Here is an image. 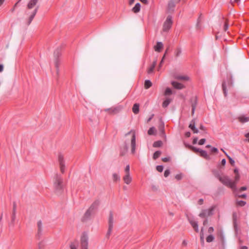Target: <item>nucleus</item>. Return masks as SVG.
Segmentation results:
<instances>
[{
  "label": "nucleus",
  "mask_w": 249,
  "mask_h": 249,
  "mask_svg": "<svg viewBox=\"0 0 249 249\" xmlns=\"http://www.w3.org/2000/svg\"><path fill=\"white\" fill-rule=\"evenodd\" d=\"M58 160L60 166V169L62 174L65 172V160L64 159L63 156L59 154L58 157Z\"/></svg>",
  "instance_id": "nucleus-8"
},
{
  "label": "nucleus",
  "mask_w": 249,
  "mask_h": 249,
  "mask_svg": "<svg viewBox=\"0 0 249 249\" xmlns=\"http://www.w3.org/2000/svg\"><path fill=\"white\" fill-rule=\"evenodd\" d=\"M247 189V187L246 186H243V187H241L239 189V192H242V191H245Z\"/></svg>",
  "instance_id": "nucleus-59"
},
{
  "label": "nucleus",
  "mask_w": 249,
  "mask_h": 249,
  "mask_svg": "<svg viewBox=\"0 0 249 249\" xmlns=\"http://www.w3.org/2000/svg\"><path fill=\"white\" fill-rule=\"evenodd\" d=\"M182 177L181 174H177L175 176V178L178 180H180L182 178Z\"/></svg>",
  "instance_id": "nucleus-53"
},
{
  "label": "nucleus",
  "mask_w": 249,
  "mask_h": 249,
  "mask_svg": "<svg viewBox=\"0 0 249 249\" xmlns=\"http://www.w3.org/2000/svg\"><path fill=\"white\" fill-rule=\"evenodd\" d=\"M38 0H30L27 5V10L25 11V14L28 15L29 12V10L33 8L38 2Z\"/></svg>",
  "instance_id": "nucleus-9"
},
{
  "label": "nucleus",
  "mask_w": 249,
  "mask_h": 249,
  "mask_svg": "<svg viewBox=\"0 0 249 249\" xmlns=\"http://www.w3.org/2000/svg\"><path fill=\"white\" fill-rule=\"evenodd\" d=\"M213 231H214V229L212 227H210L208 230V232L210 233H212V232H213Z\"/></svg>",
  "instance_id": "nucleus-58"
},
{
  "label": "nucleus",
  "mask_w": 249,
  "mask_h": 249,
  "mask_svg": "<svg viewBox=\"0 0 249 249\" xmlns=\"http://www.w3.org/2000/svg\"><path fill=\"white\" fill-rule=\"evenodd\" d=\"M171 84L174 88L178 89H181L185 87L183 84L175 81H172Z\"/></svg>",
  "instance_id": "nucleus-19"
},
{
  "label": "nucleus",
  "mask_w": 249,
  "mask_h": 249,
  "mask_svg": "<svg viewBox=\"0 0 249 249\" xmlns=\"http://www.w3.org/2000/svg\"><path fill=\"white\" fill-rule=\"evenodd\" d=\"M188 220H189L190 224L191 225V226L193 227V228L195 230V231L197 232H198L199 229H198V225L197 222L194 221V220L191 219H188Z\"/></svg>",
  "instance_id": "nucleus-15"
},
{
  "label": "nucleus",
  "mask_w": 249,
  "mask_h": 249,
  "mask_svg": "<svg viewBox=\"0 0 249 249\" xmlns=\"http://www.w3.org/2000/svg\"><path fill=\"white\" fill-rule=\"evenodd\" d=\"M141 10V4L140 3H137L135 6L132 8V11L134 13H137L140 12Z\"/></svg>",
  "instance_id": "nucleus-25"
},
{
  "label": "nucleus",
  "mask_w": 249,
  "mask_h": 249,
  "mask_svg": "<svg viewBox=\"0 0 249 249\" xmlns=\"http://www.w3.org/2000/svg\"><path fill=\"white\" fill-rule=\"evenodd\" d=\"M232 86V82L231 80L228 82V87L230 88Z\"/></svg>",
  "instance_id": "nucleus-61"
},
{
  "label": "nucleus",
  "mask_w": 249,
  "mask_h": 249,
  "mask_svg": "<svg viewBox=\"0 0 249 249\" xmlns=\"http://www.w3.org/2000/svg\"><path fill=\"white\" fill-rule=\"evenodd\" d=\"M112 178L113 181L116 182L119 181L120 180V177L118 174L117 173H114L112 175Z\"/></svg>",
  "instance_id": "nucleus-35"
},
{
  "label": "nucleus",
  "mask_w": 249,
  "mask_h": 249,
  "mask_svg": "<svg viewBox=\"0 0 249 249\" xmlns=\"http://www.w3.org/2000/svg\"><path fill=\"white\" fill-rule=\"evenodd\" d=\"M203 203V199L200 198L198 201V204L199 205H202Z\"/></svg>",
  "instance_id": "nucleus-63"
},
{
  "label": "nucleus",
  "mask_w": 249,
  "mask_h": 249,
  "mask_svg": "<svg viewBox=\"0 0 249 249\" xmlns=\"http://www.w3.org/2000/svg\"><path fill=\"white\" fill-rule=\"evenodd\" d=\"M60 64L59 60L58 58H56L54 59V65L56 69V74L57 76L59 75V66Z\"/></svg>",
  "instance_id": "nucleus-28"
},
{
  "label": "nucleus",
  "mask_w": 249,
  "mask_h": 249,
  "mask_svg": "<svg viewBox=\"0 0 249 249\" xmlns=\"http://www.w3.org/2000/svg\"><path fill=\"white\" fill-rule=\"evenodd\" d=\"M189 149H191L192 151H193L195 153L199 152V153H200L201 150H202L200 148H198L195 147L193 146H190Z\"/></svg>",
  "instance_id": "nucleus-38"
},
{
  "label": "nucleus",
  "mask_w": 249,
  "mask_h": 249,
  "mask_svg": "<svg viewBox=\"0 0 249 249\" xmlns=\"http://www.w3.org/2000/svg\"><path fill=\"white\" fill-rule=\"evenodd\" d=\"M214 208V207H211L209 209L202 210L199 214V216L201 218H205L213 215Z\"/></svg>",
  "instance_id": "nucleus-6"
},
{
  "label": "nucleus",
  "mask_w": 249,
  "mask_h": 249,
  "mask_svg": "<svg viewBox=\"0 0 249 249\" xmlns=\"http://www.w3.org/2000/svg\"><path fill=\"white\" fill-rule=\"evenodd\" d=\"M211 151L212 153H217L218 152L217 148H216L215 147H212Z\"/></svg>",
  "instance_id": "nucleus-52"
},
{
  "label": "nucleus",
  "mask_w": 249,
  "mask_h": 249,
  "mask_svg": "<svg viewBox=\"0 0 249 249\" xmlns=\"http://www.w3.org/2000/svg\"><path fill=\"white\" fill-rule=\"evenodd\" d=\"M229 27V25L227 22H225L224 26V30L226 32L227 31Z\"/></svg>",
  "instance_id": "nucleus-55"
},
{
  "label": "nucleus",
  "mask_w": 249,
  "mask_h": 249,
  "mask_svg": "<svg viewBox=\"0 0 249 249\" xmlns=\"http://www.w3.org/2000/svg\"><path fill=\"white\" fill-rule=\"evenodd\" d=\"M88 234L85 232L83 233L80 240L81 246L82 249H88Z\"/></svg>",
  "instance_id": "nucleus-5"
},
{
  "label": "nucleus",
  "mask_w": 249,
  "mask_h": 249,
  "mask_svg": "<svg viewBox=\"0 0 249 249\" xmlns=\"http://www.w3.org/2000/svg\"><path fill=\"white\" fill-rule=\"evenodd\" d=\"M172 101V99L167 98L165 101L162 103V106L163 107L165 108L168 107L169 104Z\"/></svg>",
  "instance_id": "nucleus-31"
},
{
  "label": "nucleus",
  "mask_w": 249,
  "mask_h": 249,
  "mask_svg": "<svg viewBox=\"0 0 249 249\" xmlns=\"http://www.w3.org/2000/svg\"><path fill=\"white\" fill-rule=\"evenodd\" d=\"M225 154L226 155L228 159L229 160L230 163L232 166H234V160L231 157H230L226 152H225Z\"/></svg>",
  "instance_id": "nucleus-43"
},
{
  "label": "nucleus",
  "mask_w": 249,
  "mask_h": 249,
  "mask_svg": "<svg viewBox=\"0 0 249 249\" xmlns=\"http://www.w3.org/2000/svg\"><path fill=\"white\" fill-rule=\"evenodd\" d=\"M93 213V211H92L89 208L85 213L84 215L82 218V221H85L89 219Z\"/></svg>",
  "instance_id": "nucleus-13"
},
{
  "label": "nucleus",
  "mask_w": 249,
  "mask_h": 249,
  "mask_svg": "<svg viewBox=\"0 0 249 249\" xmlns=\"http://www.w3.org/2000/svg\"><path fill=\"white\" fill-rule=\"evenodd\" d=\"M163 45L161 42H158L157 44L154 47L155 51L158 52H160L161 49L163 48Z\"/></svg>",
  "instance_id": "nucleus-23"
},
{
  "label": "nucleus",
  "mask_w": 249,
  "mask_h": 249,
  "mask_svg": "<svg viewBox=\"0 0 249 249\" xmlns=\"http://www.w3.org/2000/svg\"><path fill=\"white\" fill-rule=\"evenodd\" d=\"M162 144V142L161 141H158L156 142H155L153 144V146L154 147H160Z\"/></svg>",
  "instance_id": "nucleus-36"
},
{
  "label": "nucleus",
  "mask_w": 249,
  "mask_h": 249,
  "mask_svg": "<svg viewBox=\"0 0 249 249\" xmlns=\"http://www.w3.org/2000/svg\"><path fill=\"white\" fill-rule=\"evenodd\" d=\"M113 227V215L112 212H109V216L108 219V229L107 232L106 234V237L109 238L110 235L111 233Z\"/></svg>",
  "instance_id": "nucleus-4"
},
{
  "label": "nucleus",
  "mask_w": 249,
  "mask_h": 249,
  "mask_svg": "<svg viewBox=\"0 0 249 249\" xmlns=\"http://www.w3.org/2000/svg\"><path fill=\"white\" fill-rule=\"evenodd\" d=\"M200 156L204 158H205L206 160H210V157L208 155L207 152L205 150H201L200 152Z\"/></svg>",
  "instance_id": "nucleus-27"
},
{
  "label": "nucleus",
  "mask_w": 249,
  "mask_h": 249,
  "mask_svg": "<svg viewBox=\"0 0 249 249\" xmlns=\"http://www.w3.org/2000/svg\"><path fill=\"white\" fill-rule=\"evenodd\" d=\"M18 2H18V1L17 3H16L15 4V5H14V6L13 8L11 10V12H12V13H13V12H14V11H15V8H16V7L17 6L18 4Z\"/></svg>",
  "instance_id": "nucleus-60"
},
{
  "label": "nucleus",
  "mask_w": 249,
  "mask_h": 249,
  "mask_svg": "<svg viewBox=\"0 0 249 249\" xmlns=\"http://www.w3.org/2000/svg\"><path fill=\"white\" fill-rule=\"evenodd\" d=\"M222 89H223V93H224V96L225 97H226L227 96V84H226V82L225 81H224L223 83H222Z\"/></svg>",
  "instance_id": "nucleus-33"
},
{
  "label": "nucleus",
  "mask_w": 249,
  "mask_h": 249,
  "mask_svg": "<svg viewBox=\"0 0 249 249\" xmlns=\"http://www.w3.org/2000/svg\"><path fill=\"white\" fill-rule=\"evenodd\" d=\"M100 202L99 200L97 199L95 200L90 205L89 209H90V210H91L92 211L94 212L95 210H96L98 208L100 205Z\"/></svg>",
  "instance_id": "nucleus-16"
},
{
  "label": "nucleus",
  "mask_w": 249,
  "mask_h": 249,
  "mask_svg": "<svg viewBox=\"0 0 249 249\" xmlns=\"http://www.w3.org/2000/svg\"><path fill=\"white\" fill-rule=\"evenodd\" d=\"M232 220H233V226L235 230L237 229V213H232Z\"/></svg>",
  "instance_id": "nucleus-24"
},
{
  "label": "nucleus",
  "mask_w": 249,
  "mask_h": 249,
  "mask_svg": "<svg viewBox=\"0 0 249 249\" xmlns=\"http://www.w3.org/2000/svg\"><path fill=\"white\" fill-rule=\"evenodd\" d=\"M129 170H130L129 165H127L125 168V172L126 174H130Z\"/></svg>",
  "instance_id": "nucleus-51"
},
{
  "label": "nucleus",
  "mask_w": 249,
  "mask_h": 249,
  "mask_svg": "<svg viewBox=\"0 0 249 249\" xmlns=\"http://www.w3.org/2000/svg\"><path fill=\"white\" fill-rule=\"evenodd\" d=\"M156 64H157L156 61H155L153 62L152 65L147 70V73L148 74H150L151 73H152L153 71V70L156 65Z\"/></svg>",
  "instance_id": "nucleus-32"
},
{
  "label": "nucleus",
  "mask_w": 249,
  "mask_h": 249,
  "mask_svg": "<svg viewBox=\"0 0 249 249\" xmlns=\"http://www.w3.org/2000/svg\"><path fill=\"white\" fill-rule=\"evenodd\" d=\"M140 105L138 103L134 104L132 107V111L135 114H137L139 112Z\"/></svg>",
  "instance_id": "nucleus-26"
},
{
  "label": "nucleus",
  "mask_w": 249,
  "mask_h": 249,
  "mask_svg": "<svg viewBox=\"0 0 249 249\" xmlns=\"http://www.w3.org/2000/svg\"><path fill=\"white\" fill-rule=\"evenodd\" d=\"M239 179H240V175H239V174H237V175H235L234 181H232V183H233L235 186V191H236L237 189L236 184L239 180Z\"/></svg>",
  "instance_id": "nucleus-29"
},
{
  "label": "nucleus",
  "mask_w": 249,
  "mask_h": 249,
  "mask_svg": "<svg viewBox=\"0 0 249 249\" xmlns=\"http://www.w3.org/2000/svg\"><path fill=\"white\" fill-rule=\"evenodd\" d=\"M185 137L189 138L191 136V133L190 132H186L185 133Z\"/></svg>",
  "instance_id": "nucleus-64"
},
{
  "label": "nucleus",
  "mask_w": 249,
  "mask_h": 249,
  "mask_svg": "<svg viewBox=\"0 0 249 249\" xmlns=\"http://www.w3.org/2000/svg\"><path fill=\"white\" fill-rule=\"evenodd\" d=\"M189 127L192 130L194 133H198V130L197 128L196 127V120L195 119H193L189 125Z\"/></svg>",
  "instance_id": "nucleus-12"
},
{
  "label": "nucleus",
  "mask_w": 249,
  "mask_h": 249,
  "mask_svg": "<svg viewBox=\"0 0 249 249\" xmlns=\"http://www.w3.org/2000/svg\"><path fill=\"white\" fill-rule=\"evenodd\" d=\"M131 152L132 154H134L135 152L136 148V135L135 132L133 133L132 138L131 140Z\"/></svg>",
  "instance_id": "nucleus-11"
},
{
  "label": "nucleus",
  "mask_w": 249,
  "mask_h": 249,
  "mask_svg": "<svg viewBox=\"0 0 249 249\" xmlns=\"http://www.w3.org/2000/svg\"><path fill=\"white\" fill-rule=\"evenodd\" d=\"M61 55V52L59 49H57L54 52V57L55 58H58Z\"/></svg>",
  "instance_id": "nucleus-40"
},
{
  "label": "nucleus",
  "mask_w": 249,
  "mask_h": 249,
  "mask_svg": "<svg viewBox=\"0 0 249 249\" xmlns=\"http://www.w3.org/2000/svg\"><path fill=\"white\" fill-rule=\"evenodd\" d=\"M152 85V82L149 80H146L144 82V88L148 89Z\"/></svg>",
  "instance_id": "nucleus-34"
},
{
  "label": "nucleus",
  "mask_w": 249,
  "mask_h": 249,
  "mask_svg": "<svg viewBox=\"0 0 249 249\" xmlns=\"http://www.w3.org/2000/svg\"><path fill=\"white\" fill-rule=\"evenodd\" d=\"M173 24L172 18L171 16H168L163 25V31H168L171 27Z\"/></svg>",
  "instance_id": "nucleus-7"
},
{
  "label": "nucleus",
  "mask_w": 249,
  "mask_h": 249,
  "mask_svg": "<svg viewBox=\"0 0 249 249\" xmlns=\"http://www.w3.org/2000/svg\"><path fill=\"white\" fill-rule=\"evenodd\" d=\"M169 160H170L169 158H163L162 159V160L163 162H167V161H169Z\"/></svg>",
  "instance_id": "nucleus-62"
},
{
  "label": "nucleus",
  "mask_w": 249,
  "mask_h": 249,
  "mask_svg": "<svg viewBox=\"0 0 249 249\" xmlns=\"http://www.w3.org/2000/svg\"><path fill=\"white\" fill-rule=\"evenodd\" d=\"M16 219V213H12V219H11V224L13 225H14V221Z\"/></svg>",
  "instance_id": "nucleus-48"
},
{
  "label": "nucleus",
  "mask_w": 249,
  "mask_h": 249,
  "mask_svg": "<svg viewBox=\"0 0 249 249\" xmlns=\"http://www.w3.org/2000/svg\"><path fill=\"white\" fill-rule=\"evenodd\" d=\"M205 142H206L205 139H201V140H199V141L198 142V144L199 145H203L205 143Z\"/></svg>",
  "instance_id": "nucleus-50"
},
{
  "label": "nucleus",
  "mask_w": 249,
  "mask_h": 249,
  "mask_svg": "<svg viewBox=\"0 0 249 249\" xmlns=\"http://www.w3.org/2000/svg\"><path fill=\"white\" fill-rule=\"evenodd\" d=\"M156 132V129L154 127H152L148 130V134L149 135H154Z\"/></svg>",
  "instance_id": "nucleus-42"
},
{
  "label": "nucleus",
  "mask_w": 249,
  "mask_h": 249,
  "mask_svg": "<svg viewBox=\"0 0 249 249\" xmlns=\"http://www.w3.org/2000/svg\"><path fill=\"white\" fill-rule=\"evenodd\" d=\"M37 232L36 236L38 238H40L42 235L43 231V224L41 220H39L37 223Z\"/></svg>",
  "instance_id": "nucleus-10"
},
{
  "label": "nucleus",
  "mask_w": 249,
  "mask_h": 249,
  "mask_svg": "<svg viewBox=\"0 0 249 249\" xmlns=\"http://www.w3.org/2000/svg\"><path fill=\"white\" fill-rule=\"evenodd\" d=\"M175 0H170L168 4V10L169 12H173L175 7V3H178Z\"/></svg>",
  "instance_id": "nucleus-18"
},
{
  "label": "nucleus",
  "mask_w": 249,
  "mask_h": 249,
  "mask_svg": "<svg viewBox=\"0 0 249 249\" xmlns=\"http://www.w3.org/2000/svg\"><path fill=\"white\" fill-rule=\"evenodd\" d=\"M199 129L201 130L204 131L205 133H207L205 127L202 124H200L199 126Z\"/></svg>",
  "instance_id": "nucleus-54"
},
{
  "label": "nucleus",
  "mask_w": 249,
  "mask_h": 249,
  "mask_svg": "<svg viewBox=\"0 0 249 249\" xmlns=\"http://www.w3.org/2000/svg\"><path fill=\"white\" fill-rule=\"evenodd\" d=\"M159 129L160 132V136L162 138L166 139V136L164 131V124L163 123H162L161 124L159 125Z\"/></svg>",
  "instance_id": "nucleus-14"
},
{
  "label": "nucleus",
  "mask_w": 249,
  "mask_h": 249,
  "mask_svg": "<svg viewBox=\"0 0 249 249\" xmlns=\"http://www.w3.org/2000/svg\"><path fill=\"white\" fill-rule=\"evenodd\" d=\"M38 9V6H37L31 13V14L29 18L28 25H29L31 23L32 21L34 19L35 16H36V15L37 13Z\"/></svg>",
  "instance_id": "nucleus-20"
},
{
  "label": "nucleus",
  "mask_w": 249,
  "mask_h": 249,
  "mask_svg": "<svg viewBox=\"0 0 249 249\" xmlns=\"http://www.w3.org/2000/svg\"><path fill=\"white\" fill-rule=\"evenodd\" d=\"M123 107L121 105H118L115 107H112L109 108L105 109V111L108 112L110 115H115L119 113L123 109Z\"/></svg>",
  "instance_id": "nucleus-3"
},
{
  "label": "nucleus",
  "mask_w": 249,
  "mask_h": 249,
  "mask_svg": "<svg viewBox=\"0 0 249 249\" xmlns=\"http://www.w3.org/2000/svg\"><path fill=\"white\" fill-rule=\"evenodd\" d=\"M16 204L14 202L13 204V213H16Z\"/></svg>",
  "instance_id": "nucleus-56"
},
{
  "label": "nucleus",
  "mask_w": 249,
  "mask_h": 249,
  "mask_svg": "<svg viewBox=\"0 0 249 249\" xmlns=\"http://www.w3.org/2000/svg\"><path fill=\"white\" fill-rule=\"evenodd\" d=\"M175 78L179 80L188 81L189 79V77L184 75H178L175 77Z\"/></svg>",
  "instance_id": "nucleus-30"
},
{
  "label": "nucleus",
  "mask_w": 249,
  "mask_h": 249,
  "mask_svg": "<svg viewBox=\"0 0 249 249\" xmlns=\"http://www.w3.org/2000/svg\"><path fill=\"white\" fill-rule=\"evenodd\" d=\"M170 173V170L169 169H166L164 171V176L165 177H167Z\"/></svg>",
  "instance_id": "nucleus-49"
},
{
  "label": "nucleus",
  "mask_w": 249,
  "mask_h": 249,
  "mask_svg": "<svg viewBox=\"0 0 249 249\" xmlns=\"http://www.w3.org/2000/svg\"><path fill=\"white\" fill-rule=\"evenodd\" d=\"M156 169L159 172H161L163 170V167L162 165H158L156 167Z\"/></svg>",
  "instance_id": "nucleus-47"
},
{
  "label": "nucleus",
  "mask_w": 249,
  "mask_h": 249,
  "mask_svg": "<svg viewBox=\"0 0 249 249\" xmlns=\"http://www.w3.org/2000/svg\"><path fill=\"white\" fill-rule=\"evenodd\" d=\"M192 102V115H193L195 113V111L197 105V98L196 97L191 99Z\"/></svg>",
  "instance_id": "nucleus-17"
},
{
  "label": "nucleus",
  "mask_w": 249,
  "mask_h": 249,
  "mask_svg": "<svg viewBox=\"0 0 249 249\" xmlns=\"http://www.w3.org/2000/svg\"><path fill=\"white\" fill-rule=\"evenodd\" d=\"M127 145L125 144V146H124V150L123 151H122L120 153V155L121 156H124L125 153L126 152V151H127Z\"/></svg>",
  "instance_id": "nucleus-46"
},
{
  "label": "nucleus",
  "mask_w": 249,
  "mask_h": 249,
  "mask_svg": "<svg viewBox=\"0 0 249 249\" xmlns=\"http://www.w3.org/2000/svg\"><path fill=\"white\" fill-rule=\"evenodd\" d=\"M237 204L238 206H244L246 205V202L243 200H240L237 202Z\"/></svg>",
  "instance_id": "nucleus-45"
},
{
  "label": "nucleus",
  "mask_w": 249,
  "mask_h": 249,
  "mask_svg": "<svg viewBox=\"0 0 249 249\" xmlns=\"http://www.w3.org/2000/svg\"><path fill=\"white\" fill-rule=\"evenodd\" d=\"M182 51L180 48H178L175 52V55L176 57H178L181 53Z\"/></svg>",
  "instance_id": "nucleus-39"
},
{
  "label": "nucleus",
  "mask_w": 249,
  "mask_h": 249,
  "mask_svg": "<svg viewBox=\"0 0 249 249\" xmlns=\"http://www.w3.org/2000/svg\"><path fill=\"white\" fill-rule=\"evenodd\" d=\"M172 93V91L171 89L170 88H167L165 89V91L164 92V95H168L171 94Z\"/></svg>",
  "instance_id": "nucleus-44"
},
{
  "label": "nucleus",
  "mask_w": 249,
  "mask_h": 249,
  "mask_svg": "<svg viewBox=\"0 0 249 249\" xmlns=\"http://www.w3.org/2000/svg\"><path fill=\"white\" fill-rule=\"evenodd\" d=\"M215 177L219 180L224 185L231 189L233 191H235V186L232 183L231 180L227 176H221L219 174L215 175Z\"/></svg>",
  "instance_id": "nucleus-2"
},
{
  "label": "nucleus",
  "mask_w": 249,
  "mask_h": 249,
  "mask_svg": "<svg viewBox=\"0 0 249 249\" xmlns=\"http://www.w3.org/2000/svg\"><path fill=\"white\" fill-rule=\"evenodd\" d=\"M123 180L126 184H130L132 181V178L130 177V174H126L123 178Z\"/></svg>",
  "instance_id": "nucleus-22"
},
{
  "label": "nucleus",
  "mask_w": 249,
  "mask_h": 249,
  "mask_svg": "<svg viewBox=\"0 0 249 249\" xmlns=\"http://www.w3.org/2000/svg\"><path fill=\"white\" fill-rule=\"evenodd\" d=\"M53 183L55 193L57 195H61L63 192L64 187L62 176L56 174L53 177Z\"/></svg>",
  "instance_id": "nucleus-1"
},
{
  "label": "nucleus",
  "mask_w": 249,
  "mask_h": 249,
  "mask_svg": "<svg viewBox=\"0 0 249 249\" xmlns=\"http://www.w3.org/2000/svg\"><path fill=\"white\" fill-rule=\"evenodd\" d=\"M214 237L212 234L208 235L206 238V241L208 243L213 242L214 240Z\"/></svg>",
  "instance_id": "nucleus-41"
},
{
  "label": "nucleus",
  "mask_w": 249,
  "mask_h": 249,
  "mask_svg": "<svg viewBox=\"0 0 249 249\" xmlns=\"http://www.w3.org/2000/svg\"><path fill=\"white\" fill-rule=\"evenodd\" d=\"M161 152L160 151H156L153 156V158L154 160H156L158 159L161 155Z\"/></svg>",
  "instance_id": "nucleus-37"
},
{
  "label": "nucleus",
  "mask_w": 249,
  "mask_h": 249,
  "mask_svg": "<svg viewBox=\"0 0 249 249\" xmlns=\"http://www.w3.org/2000/svg\"><path fill=\"white\" fill-rule=\"evenodd\" d=\"M70 248L71 249H77V247L73 243L70 245Z\"/></svg>",
  "instance_id": "nucleus-57"
},
{
  "label": "nucleus",
  "mask_w": 249,
  "mask_h": 249,
  "mask_svg": "<svg viewBox=\"0 0 249 249\" xmlns=\"http://www.w3.org/2000/svg\"><path fill=\"white\" fill-rule=\"evenodd\" d=\"M238 120L241 123L244 124L249 121V117L241 115L238 117Z\"/></svg>",
  "instance_id": "nucleus-21"
}]
</instances>
